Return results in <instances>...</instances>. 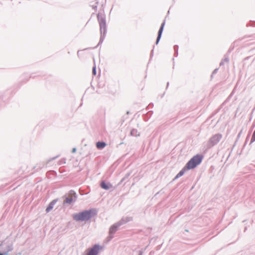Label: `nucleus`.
I'll return each mask as SVG.
<instances>
[{"label":"nucleus","instance_id":"1","mask_svg":"<svg viewBox=\"0 0 255 255\" xmlns=\"http://www.w3.org/2000/svg\"><path fill=\"white\" fill-rule=\"evenodd\" d=\"M203 156L199 154L194 156L186 164V166L176 175L175 178L177 179L183 175L186 169H191L195 168L199 165L202 160Z\"/></svg>","mask_w":255,"mask_h":255},{"label":"nucleus","instance_id":"2","mask_svg":"<svg viewBox=\"0 0 255 255\" xmlns=\"http://www.w3.org/2000/svg\"><path fill=\"white\" fill-rule=\"evenodd\" d=\"M97 213L96 209H91L74 214L73 219L76 221H87L95 216Z\"/></svg>","mask_w":255,"mask_h":255},{"label":"nucleus","instance_id":"3","mask_svg":"<svg viewBox=\"0 0 255 255\" xmlns=\"http://www.w3.org/2000/svg\"><path fill=\"white\" fill-rule=\"evenodd\" d=\"M222 138V135L220 133H217L211 136L206 144V149H209L216 145Z\"/></svg>","mask_w":255,"mask_h":255},{"label":"nucleus","instance_id":"4","mask_svg":"<svg viewBox=\"0 0 255 255\" xmlns=\"http://www.w3.org/2000/svg\"><path fill=\"white\" fill-rule=\"evenodd\" d=\"M103 250V247L98 244H95L92 248L88 250L86 255H98L99 253Z\"/></svg>","mask_w":255,"mask_h":255},{"label":"nucleus","instance_id":"5","mask_svg":"<svg viewBox=\"0 0 255 255\" xmlns=\"http://www.w3.org/2000/svg\"><path fill=\"white\" fill-rule=\"evenodd\" d=\"M97 17L99 22L101 31V32H103L104 34L106 31V27L105 16L103 14L98 13Z\"/></svg>","mask_w":255,"mask_h":255},{"label":"nucleus","instance_id":"6","mask_svg":"<svg viewBox=\"0 0 255 255\" xmlns=\"http://www.w3.org/2000/svg\"><path fill=\"white\" fill-rule=\"evenodd\" d=\"M120 226L118 225L117 223L113 224L109 229V236L110 240L112 239L114 237V235L118 231L119 228Z\"/></svg>","mask_w":255,"mask_h":255},{"label":"nucleus","instance_id":"7","mask_svg":"<svg viewBox=\"0 0 255 255\" xmlns=\"http://www.w3.org/2000/svg\"><path fill=\"white\" fill-rule=\"evenodd\" d=\"M132 220V218L130 217H126L123 218L119 222H117L118 225L121 226L122 225Z\"/></svg>","mask_w":255,"mask_h":255},{"label":"nucleus","instance_id":"8","mask_svg":"<svg viewBox=\"0 0 255 255\" xmlns=\"http://www.w3.org/2000/svg\"><path fill=\"white\" fill-rule=\"evenodd\" d=\"M56 202V200H54L50 203L48 206L47 207L46 209V212L47 213L49 212L53 208L54 205L55 204Z\"/></svg>","mask_w":255,"mask_h":255},{"label":"nucleus","instance_id":"9","mask_svg":"<svg viewBox=\"0 0 255 255\" xmlns=\"http://www.w3.org/2000/svg\"><path fill=\"white\" fill-rule=\"evenodd\" d=\"M164 25H165V21H164L162 24H161V26L159 30V31H158V36H157V43L158 42V41L159 40L160 37H161V34H162V32L163 31V28H164Z\"/></svg>","mask_w":255,"mask_h":255},{"label":"nucleus","instance_id":"10","mask_svg":"<svg viewBox=\"0 0 255 255\" xmlns=\"http://www.w3.org/2000/svg\"><path fill=\"white\" fill-rule=\"evenodd\" d=\"M101 187L105 190H108L112 187V185L111 184H107L104 181H102L101 183Z\"/></svg>","mask_w":255,"mask_h":255},{"label":"nucleus","instance_id":"11","mask_svg":"<svg viewBox=\"0 0 255 255\" xmlns=\"http://www.w3.org/2000/svg\"><path fill=\"white\" fill-rule=\"evenodd\" d=\"M106 145V143L105 142L98 141L96 143V146L99 149L104 148Z\"/></svg>","mask_w":255,"mask_h":255},{"label":"nucleus","instance_id":"12","mask_svg":"<svg viewBox=\"0 0 255 255\" xmlns=\"http://www.w3.org/2000/svg\"><path fill=\"white\" fill-rule=\"evenodd\" d=\"M130 135L133 136H138L139 135V133L136 129H132L130 131Z\"/></svg>","mask_w":255,"mask_h":255},{"label":"nucleus","instance_id":"13","mask_svg":"<svg viewBox=\"0 0 255 255\" xmlns=\"http://www.w3.org/2000/svg\"><path fill=\"white\" fill-rule=\"evenodd\" d=\"M73 199L72 197H66L65 200L64 201V204H70L73 202Z\"/></svg>","mask_w":255,"mask_h":255},{"label":"nucleus","instance_id":"14","mask_svg":"<svg viewBox=\"0 0 255 255\" xmlns=\"http://www.w3.org/2000/svg\"><path fill=\"white\" fill-rule=\"evenodd\" d=\"M13 248L11 246H9L8 247L7 251L5 252H4L3 253H2V255H7L8 254V253L9 252H11Z\"/></svg>","mask_w":255,"mask_h":255},{"label":"nucleus","instance_id":"15","mask_svg":"<svg viewBox=\"0 0 255 255\" xmlns=\"http://www.w3.org/2000/svg\"><path fill=\"white\" fill-rule=\"evenodd\" d=\"M92 73L94 75H96V65H94L92 68Z\"/></svg>","mask_w":255,"mask_h":255},{"label":"nucleus","instance_id":"16","mask_svg":"<svg viewBox=\"0 0 255 255\" xmlns=\"http://www.w3.org/2000/svg\"><path fill=\"white\" fill-rule=\"evenodd\" d=\"M255 141V129L253 133V134L252 135V138H251V142H253Z\"/></svg>","mask_w":255,"mask_h":255},{"label":"nucleus","instance_id":"17","mask_svg":"<svg viewBox=\"0 0 255 255\" xmlns=\"http://www.w3.org/2000/svg\"><path fill=\"white\" fill-rule=\"evenodd\" d=\"M218 71V69H215L214 71L213 72V73H212V76H213V74L216 73V72H217Z\"/></svg>","mask_w":255,"mask_h":255},{"label":"nucleus","instance_id":"18","mask_svg":"<svg viewBox=\"0 0 255 255\" xmlns=\"http://www.w3.org/2000/svg\"><path fill=\"white\" fill-rule=\"evenodd\" d=\"M76 148H73L72 149V153H74V152H76Z\"/></svg>","mask_w":255,"mask_h":255},{"label":"nucleus","instance_id":"19","mask_svg":"<svg viewBox=\"0 0 255 255\" xmlns=\"http://www.w3.org/2000/svg\"><path fill=\"white\" fill-rule=\"evenodd\" d=\"M70 194L71 195H72V194L75 195V193L73 191H70Z\"/></svg>","mask_w":255,"mask_h":255},{"label":"nucleus","instance_id":"20","mask_svg":"<svg viewBox=\"0 0 255 255\" xmlns=\"http://www.w3.org/2000/svg\"><path fill=\"white\" fill-rule=\"evenodd\" d=\"M139 255H142V252L140 251L139 253Z\"/></svg>","mask_w":255,"mask_h":255},{"label":"nucleus","instance_id":"21","mask_svg":"<svg viewBox=\"0 0 255 255\" xmlns=\"http://www.w3.org/2000/svg\"><path fill=\"white\" fill-rule=\"evenodd\" d=\"M0 255H2V254L0 253Z\"/></svg>","mask_w":255,"mask_h":255}]
</instances>
